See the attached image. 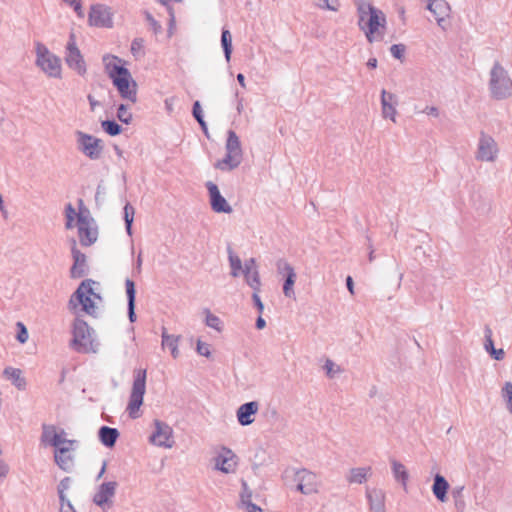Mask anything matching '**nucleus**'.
<instances>
[{
    "mask_svg": "<svg viewBox=\"0 0 512 512\" xmlns=\"http://www.w3.org/2000/svg\"><path fill=\"white\" fill-rule=\"evenodd\" d=\"M358 16V27L364 32L369 43L382 40L387 27L384 12L376 8L370 0H353Z\"/></svg>",
    "mask_w": 512,
    "mask_h": 512,
    "instance_id": "f257e3e1",
    "label": "nucleus"
},
{
    "mask_svg": "<svg viewBox=\"0 0 512 512\" xmlns=\"http://www.w3.org/2000/svg\"><path fill=\"white\" fill-rule=\"evenodd\" d=\"M122 59L114 55H104L103 63L105 71L112 80L113 85L117 88L123 99L132 103L137 101V84L132 79L131 73L122 65Z\"/></svg>",
    "mask_w": 512,
    "mask_h": 512,
    "instance_id": "f03ea898",
    "label": "nucleus"
},
{
    "mask_svg": "<svg viewBox=\"0 0 512 512\" xmlns=\"http://www.w3.org/2000/svg\"><path fill=\"white\" fill-rule=\"evenodd\" d=\"M73 338L70 346L78 353H96L98 344L92 337L93 330L82 319L76 318L73 323Z\"/></svg>",
    "mask_w": 512,
    "mask_h": 512,
    "instance_id": "7ed1b4c3",
    "label": "nucleus"
},
{
    "mask_svg": "<svg viewBox=\"0 0 512 512\" xmlns=\"http://www.w3.org/2000/svg\"><path fill=\"white\" fill-rule=\"evenodd\" d=\"M489 89L491 96L497 100L512 96V80L499 62H495L490 71Z\"/></svg>",
    "mask_w": 512,
    "mask_h": 512,
    "instance_id": "20e7f679",
    "label": "nucleus"
},
{
    "mask_svg": "<svg viewBox=\"0 0 512 512\" xmlns=\"http://www.w3.org/2000/svg\"><path fill=\"white\" fill-rule=\"evenodd\" d=\"M36 61L35 64L39 67L47 76L52 78L61 77V60L59 57L54 55L49 49L42 43L37 42L35 44Z\"/></svg>",
    "mask_w": 512,
    "mask_h": 512,
    "instance_id": "39448f33",
    "label": "nucleus"
},
{
    "mask_svg": "<svg viewBox=\"0 0 512 512\" xmlns=\"http://www.w3.org/2000/svg\"><path fill=\"white\" fill-rule=\"evenodd\" d=\"M146 391V370L139 369L134 372L132 390L127 405V411L131 418L139 417V409L143 404Z\"/></svg>",
    "mask_w": 512,
    "mask_h": 512,
    "instance_id": "423d86ee",
    "label": "nucleus"
},
{
    "mask_svg": "<svg viewBox=\"0 0 512 512\" xmlns=\"http://www.w3.org/2000/svg\"><path fill=\"white\" fill-rule=\"evenodd\" d=\"M293 477L296 482V490L304 495H310L318 491L319 481L315 473L302 468H288L285 470V477Z\"/></svg>",
    "mask_w": 512,
    "mask_h": 512,
    "instance_id": "0eeeda50",
    "label": "nucleus"
},
{
    "mask_svg": "<svg viewBox=\"0 0 512 512\" xmlns=\"http://www.w3.org/2000/svg\"><path fill=\"white\" fill-rule=\"evenodd\" d=\"M79 212L77 215V225H78V235L80 239V243L83 246H91L96 242L98 232L95 227H93V219L89 218V211L82 207L84 206L83 200L79 199Z\"/></svg>",
    "mask_w": 512,
    "mask_h": 512,
    "instance_id": "6e6552de",
    "label": "nucleus"
},
{
    "mask_svg": "<svg viewBox=\"0 0 512 512\" xmlns=\"http://www.w3.org/2000/svg\"><path fill=\"white\" fill-rule=\"evenodd\" d=\"M95 284V281L92 279H86L81 282L77 290L74 292L70 299V303H73V299L76 298L77 301L82 305L83 310L92 316L96 314V306L92 299L91 295L100 299V296L93 291L92 285Z\"/></svg>",
    "mask_w": 512,
    "mask_h": 512,
    "instance_id": "1a4fd4ad",
    "label": "nucleus"
},
{
    "mask_svg": "<svg viewBox=\"0 0 512 512\" xmlns=\"http://www.w3.org/2000/svg\"><path fill=\"white\" fill-rule=\"evenodd\" d=\"M95 284V281L92 279H86L81 282L77 290L74 292L70 299V303H73V299L76 298L77 301L82 305L83 310L92 316L96 314V306L92 299L91 295L100 299V296L93 291L92 285Z\"/></svg>",
    "mask_w": 512,
    "mask_h": 512,
    "instance_id": "9d476101",
    "label": "nucleus"
},
{
    "mask_svg": "<svg viewBox=\"0 0 512 512\" xmlns=\"http://www.w3.org/2000/svg\"><path fill=\"white\" fill-rule=\"evenodd\" d=\"M78 149L89 159L98 160L103 152V142L90 134L76 131Z\"/></svg>",
    "mask_w": 512,
    "mask_h": 512,
    "instance_id": "9b49d317",
    "label": "nucleus"
},
{
    "mask_svg": "<svg viewBox=\"0 0 512 512\" xmlns=\"http://www.w3.org/2000/svg\"><path fill=\"white\" fill-rule=\"evenodd\" d=\"M65 62L68 67L74 70L77 74L83 76L86 74L87 68L84 58L78 49L73 34L70 35L69 41L66 46Z\"/></svg>",
    "mask_w": 512,
    "mask_h": 512,
    "instance_id": "f8f14e48",
    "label": "nucleus"
},
{
    "mask_svg": "<svg viewBox=\"0 0 512 512\" xmlns=\"http://www.w3.org/2000/svg\"><path fill=\"white\" fill-rule=\"evenodd\" d=\"M116 481L104 482L99 485L93 496V503L99 506L103 511H107L113 506V498L117 489Z\"/></svg>",
    "mask_w": 512,
    "mask_h": 512,
    "instance_id": "ddd939ff",
    "label": "nucleus"
},
{
    "mask_svg": "<svg viewBox=\"0 0 512 512\" xmlns=\"http://www.w3.org/2000/svg\"><path fill=\"white\" fill-rule=\"evenodd\" d=\"M498 152L496 141L490 135L482 132L478 141L476 159L484 162H494Z\"/></svg>",
    "mask_w": 512,
    "mask_h": 512,
    "instance_id": "4468645a",
    "label": "nucleus"
},
{
    "mask_svg": "<svg viewBox=\"0 0 512 512\" xmlns=\"http://www.w3.org/2000/svg\"><path fill=\"white\" fill-rule=\"evenodd\" d=\"M90 26L111 28L113 26L112 12L104 4H93L88 15Z\"/></svg>",
    "mask_w": 512,
    "mask_h": 512,
    "instance_id": "2eb2a0df",
    "label": "nucleus"
},
{
    "mask_svg": "<svg viewBox=\"0 0 512 512\" xmlns=\"http://www.w3.org/2000/svg\"><path fill=\"white\" fill-rule=\"evenodd\" d=\"M154 426L155 430L150 436V442L159 447L171 448L172 428L160 420H155Z\"/></svg>",
    "mask_w": 512,
    "mask_h": 512,
    "instance_id": "dca6fc26",
    "label": "nucleus"
},
{
    "mask_svg": "<svg viewBox=\"0 0 512 512\" xmlns=\"http://www.w3.org/2000/svg\"><path fill=\"white\" fill-rule=\"evenodd\" d=\"M206 188L209 192L210 197V205L214 212L216 213H231L232 207L228 204L226 199L221 195L218 186L208 181L206 183Z\"/></svg>",
    "mask_w": 512,
    "mask_h": 512,
    "instance_id": "f3484780",
    "label": "nucleus"
},
{
    "mask_svg": "<svg viewBox=\"0 0 512 512\" xmlns=\"http://www.w3.org/2000/svg\"><path fill=\"white\" fill-rule=\"evenodd\" d=\"M277 270L279 273L286 274V278H285V281L283 284L284 295L288 298H294L295 293H294L293 286L295 284L296 277H297V275L294 271V268L287 261L280 259L277 262Z\"/></svg>",
    "mask_w": 512,
    "mask_h": 512,
    "instance_id": "a211bd4d",
    "label": "nucleus"
},
{
    "mask_svg": "<svg viewBox=\"0 0 512 512\" xmlns=\"http://www.w3.org/2000/svg\"><path fill=\"white\" fill-rule=\"evenodd\" d=\"M71 242V253L74 262L71 267L70 274L72 278H80L83 277L87 271L86 256L77 248V244L74 239H72Z\"/></svg>",
    "mask_w": 512,
    "mask_h": 512,
    "instance_id": "6ab92c4d",
    "label": "nucleus"
},
{
    "mask_svg": "<svg viewBox=\"0 0 512 512\" xmlns=\"http://www.w3.org/2000/svg\"><path fill=\"white\" fill-rule=\"evenodd\" d=\"M237 461L234 452L226 447L222 448V452L216 458V469L223 473H233L236 469Z\"/></svg>",
    "mask_w": 512,
    "mask_h": 512,
    "instance_id": "aec40b11",
    "label": "nucleus"
},
{
    "mask_svg": "<svg viewBox=\"0 0 512 512\" xmlns=\"http://www.w3.org/2000/svg\"><path fill=\"white\" fill-rule=\"evenodd\" d=\"M259 403L250 401L242 404L236 412L237 420L242 426H248L254 422L253 416L258 412Z\"/></svg>",
    "mask_w": 512,
    "mask_h": 512,
    "instance_id": "412c9836",
    "label": "nucleus"
},
{
    "mask_svg": "<svg viewBox=\"0 0 512 512\" xmlns=\"http://www.w3.org/2000/svg\"><path fill=\"white\" fill-rule=\"evenodd\" d=\"M366 497L369 502L371 511L373 512H386L385 511V493L381 489L366 490Z\"/></svg>",
    "mask_w": 512,
    "mask_h": 512,
    "instance_id": "4be33fe9",
    "label": "nucleus"
},
{
    "mask_svg": "<svg viewBox=\"0 0 512 512\" xmlns=\"http://www.w3.org/2000/svg\"><path fill=\"white\" fill-rule=\"evenodd\" d=\"M427 9L434 14L439 25L448 17L450 12L449 4L445 0H429Z\"/></svg>",
    "mask_w": 512,
    "mask_h": 512,
    "instance_id": "5701e85b",
    "label": "nucleus"
},
{
    "mask_svg": "<svg viewBox=\"0 0 512 512\" xmlns=\"http://www.w3.org/2000/svg\"><path fill=\"white\" fill-rule=\"evenodd\" d=\"M449 487L450 485L444 476H442L441 474H436L434 476L432 492L438 501H447V492L449 490Z\"/></svg>",
    "mask_w": 512,
    "mask_h": 512,
    "instance_id": "b1692460",
    "label": "nucleus"
},
{
    "mask_svg": "<svg viewBox=\"0 0 512 512\" xmlns=\"http://www.w3.org/2000/svg\"><path fill=\"white\" fill-rule=\"evenodd\" d=\"M98 437L104 446L112 448L119 437V431L116 428L102 426L98 431Z\"/></svg>",
    "mask_w": 512,
    "mask_h": 512,
    "instance_id": "393cba45",
    "label": "nucleus"
},
{
    "mask_svg": "<svg viewBox=\"0 0 512 512\" xmlns=\"http://www.w3.org/2000/svg\"><path fill=\"white\" fill-rule=\"evenodd\" d=\"M71 448H59L55 450L54 459L56 464L64 471H70L73 467V458L69 454Z\"/></svg>",
    "mask_w": 512,
    "mask_h": 512,
    "instance_id": "a878e982",
    "label": "nucleus"
},
{
    "mask_svg": "<svg viewBox=\"0 0 512 512\" xmlns=\"http://www.w3.org/2000/svg\"><path fill=\"white\" fill-rule=\"evenodd\" d=\"M3 375L12 381V384L19 390L26 388V380L22 377V371L18 368L6 367L3 371Z\"/></svg>",
    "mask_w": 512,
    "mask_h": 512,
    "instance_id": "bb28decb",
    "label": "nucleus"
},
{
    "mask_svg": "<svg viewBox=\"0 0 512 512\" xmlns=\"http://www.w3.org/2000/svg\"><path fill=\"white\" fill-rule=\"evenodd\" d=\"M242 162V157L226 152L222 160L217 161L215 168L222 171H231L237 168Z\"/></svg>",
    "mask_w": 512,
    "mask_h": 512,
    "instance_id": "cd10ccee",
    "label": "nucleus"
},
{
    "mask_svg": "<svg viewBox=\"0 0 512 512\" xmlns=\"http://www.w3.org/2000/svg\"><path fill=\"white\" fill-rule=\"evenodd\" d=\"M225 149L227 153L234 154L242 157L243 152L241 148V143L239 137L233 130H229L227 132V140L225 144Z\"/></svg>",
    "mask_w": 512,
    "mask_h": 512,
    "instance_id": "c85d7f7f",
    "label": "nucleus"
},
{
    "mask_svg": "<svg viewBox=\"0 0 512 512\" xmlns=\"http://www.w3.org/2000/svg\"><path fill=\"white\" fill-rule=\"evenodd\" d=\"M370 475H371L370 467L352 468L349 471V475L347 476V481L349 483L362 484L367 481V479Z\"/></svg>",
    "mask_w": 512,
    "mask_h": 512,
    "instance_id": "c756f323",
    "label": "nucleus"
},
{
    "mask_svg": "<svg viewBox=\"0 0 512 512\" xmlns=\"http://www.w3.org/2000/svg\"><path fill=\"white\" fill-rule=\"evenodd\" d=\"M244 275L245 281L249 287L253 289V291L260 292L261 290V280L258 269L250 270V268L243 269L242 273Z\"/></svg>",
    "mask_w": 512,
    "mask_h": 512,
    "instance_id": "7c9ffc66",
    "label": "nucleus"
},
{
    "mask_svg": "<svg viewBox=\"0 0 512 512\" xmlns=\"http://www.w3.org/2000/svg\"><path fill=\"white\" fill-rule=\"evenodd\" d=\"M392 472L396 481L401 482L404 489L407 487V481L409 478L408 472L405 466L395 459L391 460Z\"/></svg>",
    "mask_w": 512,
    "mask_h": 512,
    "instance_id": "2f4dec72",
    "label": "nucleus"
},
{
    "mask_svg": "<svg viewBox=\"0 0 512 512\" xmlns=\"http://www.w3.org/2000/svg\"><path fill=\"white\" fill-rule=\"evenodd\" d=\"M180 340V336L170 335L166 332V329L163 328L162 331V346L168 347L171 350V354L173 358H177L179 356L178 343Z\"/></svg>",
    "mask_w": 512,
    "mask_h": 512,
    "instance_id": "473e14b6",
    "label": "nucleus"
},
{
    "mask_svg": "<svg viewBox=\"0 0 512 512\" xmlns=\"http://www.w3.org/2000/svg\"><path fill=\"white\" fill-rule=\"evenodd\" d=\"M75 442V440L66 439V432L63 429H61L59 432L56 431L51 438V446L55 447L56 449L71 448Z\"/></svg>",
    "mask_w": 512,
    "mask_h": 512,
    "instance_id": "72a5a7b5",
    "label": "nucleus"
},
{
    "mask_svg": "<svg viewBox=\"0 0 512 512\" xmlns=\"http://www.w3.org/2000/svg\"><path fill=\"white\" fill-rule=\"evenodd\" d=\"M228 259L231 267V275L233 277H239L243 271L242 261L241 259L234 254L233 250L228 248Z\"/></svg>",
    "mask_w": 512,
    "mask_h": 512,
    "instance_id": "f704fd0d",
    "label": "nucleus"
},
{
    "mask_svg": "<svg viewBox=\"0 0 512 512\" xmlns=\"http://www.w3.org/2000/svg\"><path fill=\"white\" fill-rule=\"evenodd\" d=\"M221 45L223 48L225 59L227 62H229L232 54V36L228 29H222Z\"/></svg>",
    "mask_w": 512,
    "mask_h": 512,
    "instance_id": "c9c22d12",
    "label": "nucleus"
},
{
    "mask_svg": "<svg viewBox=\"0 0 512 512\" xmlns=\"http://www.w3.org/2000/svg\"><path fill=\"white\" fill-rule=\"evenodd\" d=\"M192 115L196 119V121L199 123L202 131L205 135H208V128L207 124L203 117L202 108L199 101H195L192 107Z\"/></svg>",
    "mask_w": 512,
    "mask_h": 512,
    "instance_id": "e433bc0d",
    "label": "nucleus"
},
{
    "mask_svg": "<svg viewBox=\"0 0 512 512\" xmlns=\"http://www.w3.org/2000/svg\"><path fill=\"white\" fill-rule=\"evenodd\" d=\"M464 486H456L452 489V497L454 499L455 508L458 511H463L465 507V501L463 498Z\"/></svg>",
    "mask_w": 512,
    "mask_h": 512,
    "instance_id": "4c0bfd02",
    "label": "nucleus"
},
{
    "mask_svg": "<svg viewBox=\"0 0 512 512\" xmlns=\"http://www.w3.org/2000/svg\"><path fill=\"white\" fill-rule=\"evenodd\" d=\"M102 129L110 136H117L122 132V127L114 120H105L101 123Z\"/></svg>",
    "mask_w": 512,
    "mask_h": 512,
    "instance_id": "58836bf2",
    "label": "nucleus"
},
{
    "mask_svg": "<svg viewBox=\"0 0 512 512\" xmlns=\"http://www.w3.org/2000/svg\"><path fill=\"white\" fill-rule=\"evenodd\" d=\"M134 213L135 210L133 206L130 203H126V205L124 206V221L128 235L132 234V223L134 219Z\"/></svg>",
    "mask_w": 512,
    "mask_h": 512,
    "instance_id": "ea45409f",
    "label": "nucleus"
},
{
    "mask_svg": "<svg viewBox=\"0 0 512 512\" xmlns=\"http://www.w3.org/2000/svg\"><path fill=\"white\" fill-rule=\"evenodd\" d=\"M55 432H56V427L54 425L43 424L42 425L41 442L45 445L51 446V438L53 437V434H55Z\"/></svg>",
    "mask_w": 512,
    "mask_h": 512,
    "instance_id": "a19ab883",
    "label": "nucleus"
},
{
    "mask_svg": "<svg viewBox=\"0 0 512 512\" xmlns=\"http://www.w3.org/2000/svg\"><path fill=\"white\" fill-rule=\"evenodd\" d=\"M381 105H382V116H383V118H389L393 122H395L396 121V114H397V111H396V105L397 104H390V103H387V102H381Z\"/></svg>",
    "mask_w": 512,
    "mask_h": 512,
    "instance_id": "79ce46f5",
    "label": "nucleus"
},
{
    "mask_svg": "<svg viewBox=\"0 0 512 512\" xmlns=\"http://www.w3.org/2000/svg\"><path fill=\"white\" fill-rule=\"evenodd\" d=\"M125 289L127 295V304H135L136 290L134 281L127 278L125 280Z\"/></svg>",
    "mask_w": 512,
    "mask_h": 512,
    "instance_id": "37998d69",
    "label": "nucleus"
},
{
    "mask_svg": "<svg viewBox=\"0 0 512 512\" xmlns=\"http://www.w3.org/2000/svg\"><path fill=\"white\" fill-rule=\"evenodd\" d=\"M323 368L326 372V375L329 378H334L336 374H339L342 372V369L340 368V366L335 364L331 359H326Z\"/></svg>",
    "mask_w": 512,
    "mask_h": 512,
    "instance_id": "c03bdc74",
    "label": "nucleus"
},
{
    "mask_svg": "<svg viewBox=\"0 0 512 512\" xmlns=\"http://www.w3.org/2000/svg\"><path fill=\"white\" fill-rule=\"evenodd\" d=\"M205 324L210 327V328H213L217 331H220L221 330V320L218 316L210 313L209 310H206V319H205Z\"/></svg>",
    "mask_w": 512,
    "mask_h": 512,
    "instance_id": "a18cd8bd",
    "label": "nucleus"
},
{
    "mask_svg": "<svg viewBox=\"0 0 512 512\" xmlns=\"http://www.w3.org/2000/svg\"><path fill=\"white\" fill-rule=\"evenodd\" d=\"M117 118L125 123L129 124L132 120V114L128 111V107L125 104H120L117 109Z\"/></svg>",
    "mask_w": 512,
    "mask_h": 512,
    "instance_id": "49530a36",
    "label": "nucleus"
},
{
    "mask_svg": "<svg viewBox=\"0 0 512 512\" xmlns=\"http://www.w3.org/2000/svg\"><path fill=\"white\" fill-rule=\"evenodd\" d=\"M144 41L142 38H135L131 43V53L135 57H140L144 55L143 51Z\"/></svg>",
    "mask_w": 512,
    "mask_h": 512,
    "instance_id": "de8ad7c7",
    "label": "nucleus"
},
{
    "mask_svg": "<svg viewBox=\"0 0 512 512\" xmlns=\"http://www.w3.org/2000/svg\"><path fill=\"white\" fill-rule=\"evenodd\" d=\"M65 213H66V224H65V226H66L67 229H71L73 227L74 218L75 217L77 218L78 213H76L74 207L70 203L66 205Z\"/></svg>",
    "mask_w": 512,
    "mask_h": 512,
    "instance_id": "09e8293b",
    "label": "nucleus"
},
{
    "mask_svg": "<svg viewBox=\"0 0 512 512\" xmlns=\"http://www.w3.org/2000/svg\"><path fill=\"white\" fill-rule=\"evenodd\" d=\"M502 397L507 402L508 410L512 412V383L507 382L502 388Z\"/></svg>",
    "mask_w": 512,
    "mask_h": 512,
    "instance_id": "8fccbe9b",
    "label": "nucleus"
},
{
    "mask_svg": "<svg viewBox=\"0 0 512 512\" xmlns=\"http://www.w3.org/2000/svg\"><path fill=\"white\" fill-rule=\"evenodd\" d=\"M316 5L322 9L337 11L339 0H318Z\"/></svg>",
    "mask_w": 512,
    "mask_h": 512,
    "instance_id": "3c124183",
    "label": "nucleus"
},
{
    "mask_svg": "<svg viewBox=\"0 0 512 512\" xmlns=\"http://www.w3.org/2000/svg\"><path fill=\"white\" fill-rule=\"evenodd\" d=\"M145 19L155 34H158L161 32V30H162L161 24L157 20H155V18L147 11L145 12Z\"/></svg>",
    "mask_w": 512,
    "mask_h": 512,
    "instance_id": "603ef678",
    "label": "nucleus"
},
{
    "mask_svg": "<svg viewBox=\"0 0 512 512\" xmlns=\"http://www.w3.org/2000/svg\"><path fill=\"white\" fill-rule=\"evenodd\" d=\"M63 2L72 7L78 17H84V11L82 8L81 0H63Z\"/></svg>",
    "mask_w": 512,
    "mask_h": 512,
    "instance_id": "864d4df0",
    "label": "nucleus"
},
{
    "mask_svg": "<svg viewBox=\"0 0 512 512\" xmlns=\"http://www.w3.org/2000/svg\"><path fill=\"white\" fill-rule=\"evenodd\" d=\"M405 49V45L403 44H393L390 47V52L394 58L401 60L404 56Z\"/></svg>",
    "mask_w": 512,
    "mask_h": 512,
    "instance_id": "5fc2aeb1",
    "label": "nucleus"
},
{
    "mask_svg": "<svg viewBox=\"0 0 512 512\" xmlns=\"http://www.w3.org/2000/svg\"><path fill=\"white\" fill-rule=\"evenodd\" d=\"M485 343H484V347H485V350L490 353L491 350L495 349L494 348V342H493V339H492V331L491 329L486 326L485 327Z\"/></svg>",
    "mask_w": 512,
    "mask_h": 512,
    "instance_id": "6e6d98bb",
    "label": "nucleus"
},
{
    "mask_svg": "<svg viewBox=\"0 0 512 512\" xmlns=\"http://www.w3.org/2000/svg\"><path fill=\"white\" fill-rule=\"evenodd\" d=\"M196 350L199 355L204 356L206 358H209L211 355L209 344L204 343L201 340L197 341Z\"/></svg>",
    "mask_w": 512,
    "mask_h": 512,
    "instance_id": "4d7b16f0",
    "label": "nucleus"
},
{
    "mask_svg": "<svg viewBox=\"0 0 512 512\" xmlns=\"http://www.w3.org/2000/svg\"><path fill=\"white\" fill-rule=\"evenodd\" d=\"M17 327L19 328V330H18L16 338L20 343H25L29 337L28 331H27L25 325L21 322L17 323Z\"/></svg>",
    "mask_w": 512,
    "mask_h": 512,
    "instance_id": "13d9d810",
    "label": "nucleus"
},
{
    "mask_svg": "<svg viewBox=\"0 0 512 512\" xmlns=\"http://www.w3.org/2000/svg\"><path fill=\"white\" fill-rule=\"evenodd\" d=\"M381 102H387V103H390V104H397L398 103V100H397V96L393 93H389L387 92L386 90H382L381 92Z\"/></svg>",
    "mask_w": 512,
    "mask_h": 512,
    "instance_id": "bf43d9fd",
    "label": "nucleus"
},
{
    "mask_svg": "<svg viewBox=\"0 0 512 512\" xmlns=\"http://www.w3.org/2000/svg\"><path fill=\"white\" fill-rule=\"evenodd\" d=\"M252 300L258 312L262 314L264 311V304L260 299L259 292L253 291Z\"/></svg>",
    "mask_w": 512,
    "mask_h": 512,
    "instance_id": "052dcab7",
    "label": "nucleus"
},
{
    "mask_svg": "<svg viewBox=\"0 0 512 512\" xmlns=\"http://www.w3.org/2000/svg\"><path fill=\"white\" fill-rule=\"evenodd\" d=\"M72 479L70 477L63 478L57 487V492H66L71 486Z\"/></svg>",
    "mask_w": 512,
    "mask_h": 512,
    "instance_id": "680f3d73",
    "label": "nucleus"
},
{
    "mask_svg": "<svg viewBox=\"0 0 512 512\" xmlns=\"http://www.w3.org/2000/svg\"><path fill=\"white\" fill-rule=\"evenodd\" d=\"M244 491L241 494V503L242 505L247 504L248 501H251V492L247 491V484L243 483Z\"/></svg>",
    "mask_w": 512,
    "mask_h": 512,
    "instance_id": "e2e57ef3",
    "label": "nucleus"
},
{
    "mask_svg": "<svg viewBox=\"0 0 512 512\" xmlns=\"http://www.w3.org/2000/svg\"><path fill=\"white\" fill-rule=\"evenodd\" d=\"M245 507V512H263L262 509L256 504L248 501L247 504L243 505Z\"/></svg>",
    "mask_w": 512,
    "mask_h": 512,
    "instance_id": "0e129e2a",
    "label": "nucleus"
},
{
    "mask_svg": "<svg viewBox=\"0 0 512 512\" xmlns=\"http://www.w3.org/2000/svg\"><path fill=\"white\" fill-rule=\"evenodd\" d=\"M9 472V466L3 460H0V480L6 478Z\"/></svg>",
    "mask_w": 512,
    "mask_h": 512,
    "instance_id": "69168bd1",
    "label": "nucleus"
},
{
    "mask_svg": "<svg viewBox=\"0 0 512 512\" xmlns=\"http://www.w3.org/2000/svg\"><path fill=\"white\" fill-rule=\"evenodd\" d=\"M495 360H502L504 358L503 349H493L489 353Z\"/></svg>",
    "mask_w": 512,
    "mask_h": 512,
    "instance_id": "338daca9",
    "label": "nucleus"
},
{
    "mask_svg": "<svg viewBox=\"0 0 512 512\" xmlns=\"http://www.w3.org/2000/svg\"><path fill=\"white\" fill-rule=\"evenodd\" d=\"M60 512H76V509L70 501H67L66 505L60 506Z\"/></svg>",
    "mask_w": 512,
    "mask_h": 512,
    "instance_id": "774afa93",
    "label": "nucleus"
}]
</instances>
